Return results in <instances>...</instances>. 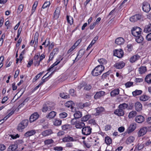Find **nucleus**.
<instances>
[{
	"instance_id": "nucleus-57",
	"label": "nucleus",
	"mask_w": 151,
	"mask_h": 151,
	"mask_svg": "<svg viewBox=\"0 0 151 151\" xmlns=\"http://www.w3.org/2000/svg\"><path fill=\"white\" fill-rule=\"evenodd\" d=\"M69 93L72 96H74L76 95L74 90L72 89L70 90Z\"/></svg>"
},
{
	"instance_id": "nucleus-54",
	"label": "nucleus",
	"mask_w": 151,
	"mask_h": 151,
	"mask_svg": "<svg viewBox=\"0 0 151 151\" xmlns=\"http://www.w3.org/2000/svg\"><path fill=\"white\" fill-rule=\"evenodd\" d=\"M111 126L110 124H106L104 130L105 131H107L111 129Z\"/></svg>"
},
{
	"instance_id": "nucleus-25",
	"label": "nucleus",
	"mask_w": 151,
	"mask_h": 151,
	"mask_svg": "<svg viewBox=\"0 0 151 151\" xmlns=\"http://www.w3.org/2000/svg\"><path fill=\"white\" fill-rule=\"evenodd\" d=\"M119 93V90L118 88L114 89L110 93L111 96L114 97L118 95Z\"/></svg>"
},
{
	"instance_id": "nucleus-21",
	"label": "nucleus",
	"mask_w": 151,
	"mask_h": 151,
	"mask_svg": "<svg viewBox=\"0 0 151 151\" xmlns=\"http://www.w3.org/2000/svg\"><path fill=\"white\" fill-rule=\"evenodd\" d=\"M140 56L138 55H136L132 57L130 59V61L132 63L135 62L136 60L139 59Z\"/></svg>"
},
{
	"instance_id": "nucleus-24",
	"label": "nucleus",
	"mask_w": 151,
	"mask_h": 151,
	"mask_svg": "<svg viewBox=\"0 0 151 151\" xmlns=\"http://www.w3.org/2000/svg\"><path fill=\"white\" fill-rule=\"evenodd\" d=\"M56 113L54 111H51L46 116V117L49 119L53 118L56 115Z\"/></svg>"
},
{
	"instance_id": "nucleus-29",
	"label": "nucleus",
	"mask_w": 151,
	"mask_h": 151,
	"mask_svg": "<svg viewBox=\"0 0 151 151\" xmlns=\"http://www.w3.org/2000/svg\"><path fill=\"white\" fill-rule=\"evenodd\" d=\"M73 116L74 118L76 119L79 118L82 116V113L80 111H76L75 113L74 114Z\"/></svg>"
},
{
	"instance_id": "nucleus-8",
	"label": "nucleus",
	"mask_w": 151,
	"mask_h": 151,
	"mask_svg": "<svg viewBox=\"0 0 151 151\" xmlns=\"http://www.w3.org/2000/svg\"><path fill=\"white\" fill-rule=\"evenodd\" d=\"M141 19V15L138 14L131 17L129 19V20L132 22H134L138 20H140Z\"/></svg>"
},
{
	"instance_id": "nucleus-41",
	"label": "nucleus",
	"mask_w": 151,
	"mask_h": 151,
	"mask_svg": "<svg viewBox=\"0 0 151 151\" xmlns=\"http://www.w3.org/2000/svg\"><path fill=\"white\" fill-rule=\"evenodd\" d=\"M66 18L68 22L69 23L70 25L72 24L73 22V19L72 17L67 15Z\"/></svg>"
},
{
	"instance_id": "nucleus-30",
	"label": "nucleus",
	"mask_w": 151,
	"mask_h": 151,
	"mask_svg": "<svg viewBox=\"0 0 151 151\" xmlns=\"http://www.w3.org/2000/svg\"><path fill=\"white\" fill-rule=\"evenodd\" d=\"M74 106V104L73 101H69L67 102L65 104V106L69 108L70 107L71 109H72Z\"/></svg>"
},
{
	"instance_id": "nucleus-50",
	"label": "nucleus",
	"mask_w": 151,
	"mask_h": 151,
	"mask_svg": "<svg viewBox=\"0 0 151 151\" xmlns=\"http://www.w3.org/2000/svg\"><path fill=\"white\" fill-rule=\"evenodd\" d=\"M133 82H128L125 84V87L127 88H129L132 86L133 85Z\"/></svg>"
},
{
	"instance_id": "nucleus-46",
	"label": "nucleus",
	"mask_w": 151,
	"mask_h": 151,
	"mask_svg": "<svg viewBox=\"0 0 151 151\" xmlns=\"http://www.w3.org/2000/svg\"><path fill=\"white\" fill-rule=\"evenodd\" d=\"M112 140L109 137L107 136L105 137V142L107 145H110L111 143Z\"/></svg>"
},
{
	"instance_id": "nucleus-2",
	"label": "nucleus",
	"mask_w": 151,
	"mask_h": 151,
	"mask_svg": "<svg viewBox=\"0 0 151 151\" xmlns=\"http://www.w3.org/2000/svg\"><path fill=\"white\" fill-rule=\"evenodd\" d=\"M28 122V120L27 119L22 121L18 124L17 128V130L19 132H22L23 130L27 126Z\"/></svg>"
},
{
	"instance_id": "nucleus-37",
	"label": "nucleus",
	"mask_w": 151,
	"mask_h": 151,
	"mask_svg": "<svg viewBox=\"0 0 151 151\" xmlns=\"http://www.w3.org/2000/svg\"><path fill=\"white\" fill-rule=\"evenodd\" d=\"M91 116L90 115L88 114L86 115L81 119V121L82 122H85L88 121L91 117Z\"/></svg>"
},
{
	"instance_id": "nucleus-33",
	"label": "nucleus",
	"mask_w": 151,
	"mask_h": 151,
	"mask_svg": "<svg viewBox=\"0 0 151 151\" xmlns=\"http://www.w3.org/2000/svg\"><path fill=\"white\" fill-rule=\"evenodd\" d=\"M145 81L148 84L151 83V73L146 76L145 78Z\"/></svg>"
},
{
	"instance_id": "nucleus-47",
	"label": "nucleus",
	"mask_w": 151,
	"mask_h": 151,
	"mask_svg": "<svg viewBox=\"0 0 151 151\" xmlns=\"http://www.w3.org/2000/svg\"><path fill=\"white\" fill-rule=\"evenodd\" d=\"M62 121L60 120L55 119L54 124L55 126H59L61 124Z\"/></svg>"
},
{
	"instance_id": "nucleus-14",
	"label": "nucleus",
	"mask_w": 151,
	"mask_h": 151,
	"mask_svg": "<svg viewBox=\"0 0 151 151\" xmlns=\"http://www.w3.org/2000/svg\"><path fill=\"white\" fill-rule=\"evenodd\" d=\"M125 63L122 61L118 62L115 63L114 66L117 69H121L123 68L125 65Z\"/></svg>"
},
{
	"instance_id": "nucleus-22",
	"label": "nucleus",
	"mask_w": 151,
	"mask_h": 151,
	"mask_svg": "<svg viewBox=\"0 0 151 151\" xmlns=\"http://www.w3.org/2000/svg\"><path fill=\"white\" fill-rule=\"evenodd\" d=\"M52 133H53V132L52 130L51 129H49L42 132V134L43 136L46 137L50 135Z\"/></svg>"
},
{
	"instance_id": "nucleus-32",
	"label": "nucleus",
	"mask_w": 151,
	"mask_h": 151,
	"mask_svg": "<svg viewBox=\"0 0 151 151\" xmlns=\"http://www.w3.org/2000/svg\"><path fill=\"white\" fill-rule=\"evenodd\" d=\"M147 70L146 67L145 66H141L139 68V73L140 74H142L145 73Z\"/></svg>"
},
{
	"instance_id": "nucleus-55",
	"label": "nucleus",
	"mask_w": 151,
	"mask_h": 151,
	"mask_svg": "<svg viewBox=\"0 0 151 151\" xmlns=\"http://www.w3.org/2000/svg\"><path fill=\"white\" fill-rule=\"evenodd\" d=\"M42 111L43 112H46L47 111H50V110L48 109L47 106L46 105H45L43 106L42 108Z\"/></svg>"
},
{
	"instance_id": "nucleus-49",
	"label": "nucleus",
	"mask_w": 151,
	"mask_h": 151,
	"mask_svg": "<svg viewBox=\"0 0 151 151\" xmlns=\"http://www.w3.org/2000/svg\"><path fill=\"white\" fill-rule=\"evenodd\" d=\"M90 139H91L90 141L92 142H97V143H99V142H97L98 139H97V137L95 138V137H93V136L91 135V137H90Z\"/></svg>"
},
{
	"instance_id": "nucleus-16",
	"label": "nucleus",
	"mask_w": 151,
	"mask_h": 151,
	"mask_svg": "<svg viewBox=\"0 0 151 151\" xmlns=\"http://www.w3.org/2000/svg\"><path fill=\"white\" fill-rule=\"evenodd\" d=\"M40 55V54L39 55H35L34 57L35 60L34 62V64L35 66H38L40 65V60H38Z\"/></svg>"
},
{
	"instance_id": "nucleus-56",
	"label": "nucleus",
	"mask_w": 151,
	"mask_h": 151,
	"mask_svg": "<svg viewBox=\"0 0 151 151\" xmlns=\"http://www.w3.org/2000/svg\"><path fill=\"white\" fill-rule=\"evenodd\" d=\"M70 125L69 124L64 125L62 126V129L64 130H66L70 128Z\"/></svg>"
},
{
	"instance_id": "nucleus-23",
	"label": "nucleus",
	"mask_w": 151,
	"mask_h": 151,
	"mask_svg": "<svg viewBox=\"0 0 151 151\" xmlns=\"http://www.w3.org/2000/svg\"><path fill=\"white\" fill-rule=\"evenodd\" d=\"M151 31V23H149L148 24L145 26L144 32H149Z\"/></svg>"
},
{
	"instance_id": "nucleus-36",
	"label": "nucleus",
	"mask_w": 151,
	"mask_h": 151,
	"mask_svg": "<svg viewBox=\"0 0 151 151\" xmlns=\"http://www.w3.org/2000/svg\"><path fill=\"white\" fill-rule=\"evenodd\" d=\"M85 126V124L82 122H78L76 124L75 127L77 129H81Z\"/></svg>"
},
{
	"instance_id": "nucleus-11",
	"label": "nucleus",
	"mask_w": 151,
	"mask_h": 151,
	"mask_svg": "<svg viewBox=\"0 0 151 151\" xmlns=\"http://www.w3.org/2000/svg\"><path fill=\"white\" fill-rule=\"evenodd\" d=\"M114 113L119 116H122L124 115V111L121 108H118L115 110Z\"/></svg>"
},
{
	"instance_id": "nucleus-18",
	"label": "nucleus",
	"mask_w": 151,
	"mask_h": 151,
	"mask_svg": "<svg viewBox=\"0 0 151 151\" xmlns=\"http://www.w3.org/2000/svg\"><path fill=\"white\" fill-rule=\"evenodd\" d=\"M36 133V132L35 130L32 129L30 130L24 134V136L26 137H28L34 135Z\"/></svg>"
},
{
	"instance_id": "nucleus-12",
	"label": "nucleus",
	"mask_w": 151,
	"mask_h": 151,
	"mask_svg": "<svg viewBox=\"0 0 151 151\" xmlns=\"http://www.w3.org/2000/svg\"><path fill=\"white\" fill-rule=\"evenodd\" d=\"M85 53V51L83 49H81L78 52L77 56L75 59V61H78Z\"/></svg>"
},
{
	"instance_id": "nucleus-15",
	"label": "nucleus",
	"mask_w": 151,
	"mask_h": 151,
	"mask_svg": "<svg viewBox=\"0 0 151 151\" xmlns=\"http://www.w3.org/2000/svg\"><path fill=\"white\" fill-rule=\"evenodd\" d=\"M144 117L141 115L137 116L135 118V121L139 123H142L144 121Z\"/></svg>"
},
{
	"instance_id": "nucleus-34",
	"label": "nucleus",
	"mask_w": 151,
	"mask_h": 151,
	"mask_svg": "<svg viewBox=\"0 0 151 151\" xmlns=\"http://www.w3.org/2000/svg\"><path fill=\"white\" fill-rule=\"evenodd\" d=\"M134 138L133 136H130L127 139L126 143L127 144H130L134 141Z\"/></svg>"
},
{
	"instance_id": "nucleus-45",
	"label": "nucleus",
	"mask_w": 151,
	"mask_h": 151,
	"mask_svg": "<svg viewBox=\"0 0 151 151\" xmlns=\"http://www.w3.org/2000/svg\"><path fill=\"white\" fill-rule=\"evenodd\" d=\"M53 142V140L52 139H47L44 141V143L45 145H48L51 144Z\"/></svg>"
},
{
	"instance_id": "nucleus-44",
	"label": "nucleus",
	"mask_w": 151,
	"mask_h": 151,
	"mask_svg": "<svg viewBox=\"0 0 151 151\" xmlns=\"http://www.w3.org/2000/svg\"><path fill=\"white\" fill-rule=\"evenodd\" d=\"M38 33L37 32H36L35 33L34 36V40L35 42V45L36 44H37V43H38Z\"/></svg>"
},
{
	"instance_id": "nucleus-40",
	"label": "nucleus",
	"mask_w": 151,
	"mask_h": 151,
	"mask_svg": "<svg viewBox=\"0 0 151 151\" xmlns=\"http://www.w3.org/2000/svg\"><path fill=\"white\" fill-rule=\"evenodd\" d=\"M98 62L100 64V65H102L103 66L104 65L106 64L107 63V61L104 58H101L98 60Z\"/></svg>"
},
{
	"instance_id": "nucleus-26",
	"label": "nucleus",
	"mask_w": 151,
	"mask_h": 151,
	"mask_svg": "<svg viewBox=\"0 0 151 151\" xmlns=\"http://www.w3.org/2000/svg\"><path fill=\"white\" fill-rule=\"evenodd\" d=\"M96 115H99L104 111V109L102 107H98L96 109Z\"/></svg>"
},
{
	"instance_id": "nucleus-28",
	"label": "nucleus",
	"mask_w": 151,
	"mask_h": 151,
	"mask_svg": "<svg viewBox=\"0 0 151 151\" xmlns=\"http://www.w3.org/2000/svg\"><path fill=\"white\" fill-rule=\"evenodd\" d=\"M135 37H136V41L138 43H139L142 42L144 40L143 37L140 34L138 36Z\"/></svg>"
},
{
	"instance_id": "nucleus-5",
	"label": "nucleus",
	"mask_w": 151,
	"mask_h": 151,
	"mask_svg": "<svg viewBox=\"0 0 151 151\" xmlns=\"http://www.w3.org/2000/svg\"><path fill=\"white\" fill-rule=\"evenodd\" d=\"M92 128L90 127H85L82 130V132L83 135H88L91 132Z\"/></svg>"
},
{
	"instance_id": "nucleus-53",
	"label": "nucleus",
	"mask_w": 151,
	"mask_h": 151,
	"mask_svg": "<svg viewBox=\"0 0 151 151\" xmlns=\"http://www.w3.org/2000/svg\"><path fill=\"white\" fill-rule=\"evenodd\" d=\"M50 2L49 1H47L45 2L43 5L42 6V8L43 9H45L46 7H47V6H49L50 5Z\"/></svg>"
},
{
	"instance_id": "nucleus-19",
	"label": "nucleus",
	"mask_w": 151,
	"mask_h": 151,
	"mask_svg": "<svg viewBox=\"0 0 151 151\" xmlns=\"http://www.w3.org/2000/svg\"><path fill=\"white\" fill-rule=\"evenodd\" d=\"M124 42V40L122 37H118L116 38L115 40V43L119 45L123 44Z\"/></svg>"
},
{
	"instance_id": "nucleus-64",
	"label": "nucleus",
	"mask_w": 151,
	"mask_h": 151,
	"mask_svg": "<svg viewBox=\"0 0 151 151\" xmlns=\"http://www.w3.org/2000/svg\"><path fill=\"white\" fill-rule=\"evenodd\" d=\"M146 39L148 41H151V33L147 34L146 36Z\"/></svg>"
},
{
	"instance_id": "nucleus-63",
	"label": "nucleus",
	"mask_w": 151,
	"mask_h": 151,
	"mask_svg": "<svg viewBox=\"0 0 151 151\" xmlns=\"http://www.w3.org/2000/svg\"><path fill=\"white\" fill-rule=\"evenodd\" d=\"M58 51V49L57 48H56L53 49L51 53H52V54L54 55L57 54Z\"/></svg>"
},
{
	"instance_id": "nucleus-4",
	"label": "nucleus",
	"mask_w": 151,
	"mask_h": 151,
	"mask_svg": "<svg viewBox=\"0 0 151 151\" xmlns=\"http://www.w3.org/2000/svg\"><path fill=\"white\" fill-rule=\"evenodd\" d=\"M142 9L144 12H149L151 9L149 3L146 1L143 2L142 3Z\"/></svg>"
},
{
	"instance_id": "nucleus-62",
	"label": "nucleus",
	"mask_w": 151,
	"mask_h": 151,
	"mask_svg": "<svg viewBox=\"0 0 151 151\" xmlns=\"http://www.w3.org/2000/svg\"><path fill=\"white\" fill-rule=\"evenodd\" d=\"M9 99L7 96H4L2 99L1 103L2 104H4L6 101Z\"/></svg>"
},
{
	"instance_id": "nucleus-58",
	"label": "nucleus",
	"mask_w": 151,
	"mask_h": 151,
	"mask_svg": "<svg viewBox=\"0 0 151 151\" xmlns=\"http://www.w3.org/2000/svg\"><path fill=\"white\" fill-rule=\"evenodd\" d=\"M63 147L60 146H57L53 148V149L54 150L57 151H62L63 150Z\"/></svg>"
},
{
	"instance_id": "nucleus-9",
	"label": "nucleus",
	"mask_w": 151,
	"mask_h": 151,
	"mask_svg": "<svg viewBox=\"0 0 151 151\" xmlns=\"http://www.w3.org/2000/svg\"><path fill=\"white\" fill-rule=\"evenodd\" d=\"M39 115L37 112H35L32 114L29 117V121L30 123L32 122L37 120L39 117Z\"/></svg>"
},
{
	"instance_id": "nucleus-51",
	"label": "nucleus",
	"mask_w": 151,
	"mask_h": 151,
	"mask_svg": "<svg viewBox=\"0 0 151 151\" xmlns=\"http://www.w3.org/2000/svg\"><path fill=\"white\" fill-rule=\"evenodd\" d=\"M110 73V71H109L107 72L104 73L101 76L102 78L103 79L107 77V76L109 75Z\"/></svg>"
},
{
	"instance_id": "nucleus-60",
	"label": "nucleus",
	"mask_w": 151,
	"mask_h": 151,
	"mask_svg": "<svg viewBox=\"0 0 151 151\" xmlns=\"http://www.w3.org/2000/svg\"><path fill=\"white\" fill-rule=\"evenodd\" d=\"M92 87L90 84L86 85L85 86L84 89L86 90H89Z\"/></svg>"
},
{
	"instance_id": "nucleus-10",
	"label": "nucleus",
	"mask_w": 151,
	"mask_h": 151,
	"mask_svg": "<svg viewBox=\"0 0 151 151\" xmlns=\"http://www.w3.org/2000/svg\"><path fill=\"white\" fill-rule=\"evenodd\" d=\"M76 138H73L72 137L68 135L63 139V141L64 142L76 141Z\"/></svg>"
},
{
	"instance_id": "nucleus-7",
	"label": "nucleus",
	"mask_w": 151,
	"mask_h": 151,
	"mask_svg": "<svg viewBox=\"0 0 151 151\" xmlns=\"http://www.w3.org/2000/svg\"><path fill=\"white\" fill-rule=\"evenodd\" d=\"M147 131V129L146 127L141 128L138 132L139 137L143 136L145 135Z\"/></svg>"
},
{
	"instance_id": "nucleus-52",
	"label": "nucleus",
	"mask_w": 151,
	"mask_h": 151,
	"mask_svg": "<svg viewBox=\"0 0 151 151\" xmlns=\"http://www.w3.org/2000/svg\"><path fill=\"white\" fill-rule=\"evenodd\" d=\"M23 8L24 5L21 4L19 5L18 9V12L19 13L21 12L23 10Z\"/></svg>"
},
{
	"instance_id": "nucleus-61",
	"label": "nucleus",
	"mask_w": 151,
	"mask_h": 151,
	"mask_svg": "<svg viewBox=\"0 0 151 151\" xmlns=\"http://www.w3.org/2000/svg\"><path fill=\"white\" fill-rule=\"evenodd\" d=\"M28 99L27 98L26 99L22 104L19 105V106H18V107L20 108L21 107L23 106V105L25 103L27 102L28 101Z\"/></svg>"
},
{
	"instance_id": "nucleus-6",
	"label": "nucleus",
	"mask_w": 151,
	"mask_h": 151,
	"mask_svg": "<svg viewBox=\"0 0 151 151\" xmlns=\"http://www.w3.org/2000/svg\"><path fill=\"white\" fill-rule=\"evenodd\" d=\"M114 55L119 58H121L123 57L124 52L121 49L115 50L114 51Z\"/></svg>"
},
{
	"instance_id": "nucleus-35",
	"label": "nucleus",
	"mask_w": 151,
	"mask_h": 151,
	"mask_svg": "<svg viewBox=\"0 0 151 151\" xmlns=\"http://www.w3.org/2000/svg\"><path fill=\"white\" fill-rule=\"evenodd\" d=\"M128 106L127 104L125 103L120 104L118 106V108H121L122 110H124L125 109H127Z\"/></svg>"
},
{
	"instance_id": "nucleus-27",
	"label": "nucleus",
	"mask_w": 151,
	"mask_h": 151,
	"mask_svg": "<svg viewBox=\"0 0 151 151\" xmlns=\"http://www.w3.org/2000/svg\"><path fill=\"white\" fill-rule=\"evenodd\" d=\"M18 146L17 145H10L8 148L9 151H12L14 150H17Z\"/></svg>"
},
{
	"instance_id": "nucleus-17",
	"label": "nucleus",
	"mask_w": 151,
	"mask_h": 151,
	"mask_svg": "<svg viewBox=\"0 0 151 151\" xmlns=\"http://www.w3.org/2000/svg\"><path fill=\"white\" fill-rule=\"evenodd\" d=\"M136 124L134 123L131 124L128 129V133H129L133 132L136 129Z\"/></svg>"
},
{
	"instance_id": "nucleus-39",
	"label": "nucleus",
	"mask_w": 151,
	"mask_h": 151,
	"mask_svg": "<svg viewBox=\"0 0 151 151\" xmlns=\"http://www.w3.org/2000/svg\"><path fill=\"white\" fill-rule=\"evenodd\" d=\"M150 98V97L146 95H143L140 97V100L142 101H145L147 100Z\"/></svg>"
},
{
	"instance_id": "nucleus-59",
	"label": "nucleus",
	"mask_w": 151,
	"mask_h": 151,
	"mask_svg": "<svg viewBox=\"0 0 151 151\" xmlns=\"http://www.w3.org/2000/svg\"><path fill=\"white\" fill-rule=\"evenodd\" d=\"M77 119L75 118L72 119L71 121V123L72 125H76L77 122Z\"/></svg>"
},
{
	"instance_id": "nucleus-48",
	"label": "nucleus",
	"mask_w": 151,
	"mask_h": 151,
	"mask_svg": "<svg viewBox=\"0 0 151 151\" xmlns=\"http://www.w3.org/2000/svg\"><path fill=\"white\" fill-rule=\"evenodd\" d=\"M67 114L65 112H63L59 114V117L60 118H64L67 117Z\"/></svg>"
},
{
	"instance_id": "nucleus-43",
	"label": "nucleus",
	"mask_w": 151,
	"mask_h": 151,
	"mask_svg": "<svg viewBox=\"0 0 151 151\" xmlns=\"http://www.w3.org/2000/svg\"><path fill=\"white\" fill-rule=\"evenodd\" d=\"M137 114V112L135 111H132L129 112L128 117L129 118H132L134 117Z\"/></svg>"
},
{
	"instance_id": "nucleus-42",
	"label": "nucleus",
	"mask_w": 151,
	"mask_h": 151,
	"mask_svg": "<svg viewBox=\"0 0 151 151\" xmlns=\"http://www.w3.org/2000/svg\"><path fill=\"white\" fill-rule=\"evenodd\" d=\"M46 105L50 111L53 110L54 109L55 105L54 103H51L50 104H48Z\"/></svg>"
},
{
	"instance_id": "nucleus-3",
	"label": "nucleus",
	"mask_w": 151,
	"mask_h": 151,
	"mask_svg": "<svg viewBox=\"0 0 151 151\" xmlns=\"http://www.w3.org/2000/svg\"><path fill=\"white\" fill-rule=\"evenodd\" d=\"M142 29L140 27H133L131 30L132 35L134 37L138 36L141 34Z\"/></svg>"
},
{
	"instance_id": "nucleus-38",
	"label": "nucleus",
	"mask_w": 151,
	"mask_h": 151,
	"mask_svg": "<svg viewBox=\"0 0 151 151\" xmlns=\"http://www.w3.org/2000/svg\"><path fill=\"white\" fill-rule=\"evenodd\" d=\"M142 93V90H136L135 91L133 92L132 94L133 96H135L141 94Z\"/></svg>"
},
{
	"instance_id": "nucleus-1",
	"label": "nucleus",
	"mask_w": 151,
	"mask_h": 151,
	"mask_svg": "<svg viewBox=\"0 0 151 151\" xmlns=\"http://www.w3.org/2000/svg\"><path fill=\"white\" fill-rule=\"evenodd\" d=\"M104 69V67L102 65H98L91 72V74L93 76H96L100 75Z\"/></svg>"
},
{
	"instance_id": "nucleus-31",
	"label": "nucleus",
	"mask_w": 151,
	"mask_h": 151,
	"mask_svg": "<svg viewBox=\"0 0 151 151\" xmlns=\"http://www.w3.org/2000/svg\"><path fill=\"white\" fill-rule=\"evenodd\" d=\"M90 105V103L89 102H86L85 103H80L78 104L79 108L83 109L84 107H87Z\"/></svg>"
},
{
	"instance_id": "nucleus-20",
	"label": "nucleus",
	"mask_w": 151,
	"mask_h": 151,
	"mask_svg": "<svg viewBox=\"0 0 151 151\" xmlns=\"http://www.w3.org/2000/svg\"><path fill=\"white\" fill-rule=\"evenodd\" d=\"M105 92L102 91H100L96 92L94 96L95 99H97L100 98L101 97L105 95Z\"/></svg>"
},
{
	"instance_id": "nucleus-13",
	"label": "nucleus",
	"mask_w": 151,
	"mask_h": 151,
	"mask_svg": "<svg viewBox=\"0 0 151 151\" xmlns=\"http://www.w3.org/2000/svg\"><path fill=\"white\" fill-rule=\"evenodd\" d=\"M134 106L135 110L138 112H139L142 109V104L139 102H137L135 104Z\"/></svg>"
}]
</instances>
